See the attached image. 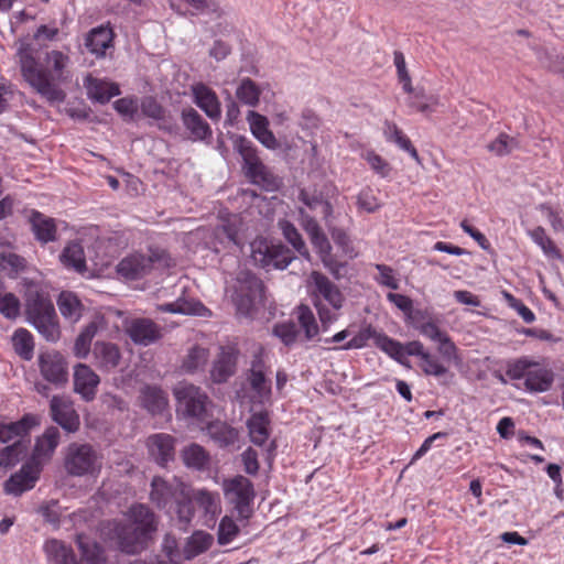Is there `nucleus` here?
I'll return each instance as SVG.
<instances>
[{
    "mask_svg": "<svg viewBox=\"0 0 564 564\" xmlns=\"http://www.w3.org/2000/svg\"><path fill=\"white\" fill-rule=\"evenodd\" d=\"M14 351L24 360H31L34 352V339L25 328H18L12 336Z\"/></svg>",
    "mask_w": 564,
    "mask_h": 564,
    "instance_id": "45",
    "label": "nucleus"
},
{
    "mask_svg": "<svg viewBox=\"0 0 564 564\" xmlns=\"http://www.w3.org/2000/svg\"><path fill=\"white\" fill-rule=\"evenodd\" d=\"M247 121L251 133L261 144L270 150H275L279 147L275 135L269 129V120L265 116L250 110L247 115Z\"/></svg>",
    "mask_w": 564,
    "mask_h": 564,
    "instance_id": "28",
    "label": "nucleus"
},
{
    "mask_svg": "<svg viewBox=\"0 0 564 564\" xmlns=\"http://www.w3.org/2000/svg\"><path fill=\"white\" fill-rule=\"evenodd\" d=\"M175 443L174 436L166 433H156L147 438L145 445L150 458L159 466L165 467L175 458Z\"/></svg>",
    "mask_w": 564,
    "mask_h": 564,
    "instance_id": "20",
    "label": "nucleus"
},
{
    "mask_svg": "<svg viewBox=\"0 0 564 564\" xmlns=\"http://www.w3.org/2000/svg\"><path fill=\"white\" fill-rule=\"evenodd\" d=\"M61 433L57 427L46 429L44 434L36 441L31 462H39L41 458H50L59 444Z\"/></svg>",
    "mask_w": 564,
    "mask_h": 564,
    "instance_id": "39",
    "label": "nucleus"
},
{
    "mask_svg": "<svg viewBox=\"0 0 564 564\" xmlns=\"http://www.w3.org/2000/svg\"><path fill=\"white\" fill-rule=\"evenodd\" d=\"M271 421L267 412H257L247 420L248 436L250 442L262 448L265 459L271 463L275 455L278 443L271 438Z\"/></svg>",
    "mask_w": 564,
    "mask_h": 564,
    "instance_id": "11",
    "label": "nucleus"
},
{
    "mask_svg": "<svg viewBox=\"0 0 564 564\" xmlns=\"http://www.w3.org/2000/svg\"><path fill=\"white\" fill-rule=\"evenodd\" d=\"M364 159L370 165L375 173L386 178L390 175L392 167L391 165L375 151H367L364 154Z\"/></svg>",
    "mask_w": 564,
    "mask_h": 564,
    "instance_id": "60",
    "label": "nucleus"
},
{
    "mask_svg": "<svg viewBox=\"0 0 564 564\" xmlns=\"http://www.w3.org/2000/svg\"><path fill=\"white\" fill-rule=\"evenodd\" d=\"M35 424V417L30 414L24 415L17 422L0 423V442L8 443L21 440Z\"/></svg>",
    "mask_w": 564,
    "mask_h": 564,
    "instance_id": "36",
    "label": "nucleus"
},
{
    "mask_svg": "<svg viewBox=\"0 0 564 564\" xmlns=\"http://www.w3.org/2000/svg\"><path fill=\"white\" fill-rule=\"evenodd\" d=\"M532 241L538 245L545 257L554 260H562L563 256L551 237L547 236L546 230L542 226H538L528 231Z\"/></svg>",
    "mask_w": 564,
    "mask_h": 564,
    "instance_id": "44",
    "label": "nucleus"
},
{
    "mask_svg": "<svg viewBox=\"0 0 564 564\" xmlns=\"http://www.w3.org/2000/svg\"><path fill=\"white\" fill-rule=\"evenodd\" d=\"M73 381L74 391L84 401L90 402L95 400L100 378L88 365L77 364L74 367Z\"/></svg>",
    "mask_w": 564,
    "mask_h": 564,
    "instance_id": "21",
    "label": "nucleus"
},
{
    "mask_svg": "<svg viewBox=\"0 0 564 564\" xmlns=\"http://www.w3.org/2000/svg\"><path fill=\"white\" fill-rule=\"evenodd\" d=\"M182 460L187 468L205 470L210 464L209 453L199 444L192 443L181 452Z\"/></svg>",
    "mask_w": 564,
    "mask_h": 564,
    "instance_id": "38",
    "label": "nucleus"
},
{
    "mask_svg": "<svg viewBox=\"0 0 564 564\" xmlns=\"http://www.w3.org/2000/svg\"><path fill=\"white\" fill-rule=\"evenodd\" d=\"M39 368L42 377L56 386L68 380L67 362L64 356L56 351H45L39 356Z\"/></svg>",
    "mask_w": 564,
    "mask_h": 564,
    "instance_id": "16",
    "label": "nucleus"
},
{
    "mask_svg": "<svg viewBox=\"0 0 564 564\" xmlns=\"http://www.w3.org/2000/svg\"><path fill=\"white\" fill-rule=\"evenodd\" d=\"M113 32L108 26H98L93 29L86 36L85 46L87 50L96 55V57H104L106 50L112 46Z\"/></svg>",
    "mask_w": 564,
    "mask_h": 564,
    "instance_id": "32",
    "label": "nucleus"
},
{
    "mask_svg": "<svg viewBox=\"0 0 564 564\" xmlns=\"http://www.w3.org/2000/svg\"><path fill=\"white\" fill-rule=\"evenodd\" d=\"M238 355L239 350L235 346L221 347L210 370V377L214 382H226L236 372Z\"/></svg>",
    "mask_w": 564,
    "mask_h": 564,
    "instance_id": "25",
    "label": "nucleus"
},
{
    "mask_svg": "<svg viewBox=\"0 0 564 564\" xmlns=\"http://www.w3.org/2000/svg\"><path fill=\"white\" fill-rule=\"evenodd\" d=\"M24 214L35 239L40 243L46 245L57 240V226L54 218L36 209H25Z\"/></svg>",
    "mask_w": 564,
    "mask_h": 564,
    "instance_id": "22",
    "label": "nucleus"
},
{
    "mask_svg": "<svg viewBox=\"0 0 564 564\" xmlns=\"http://www.w3.org/2000/svg\"><path fill=\"white\" fill-rule=\"evenodd\" d=\"M26 315L37 332L48 341L59 338V325L54 304L48 293L37 286H30L26 292Z\"/></svg>",
    "mask_w": 564,
    "mask_h": 564,
    "instance_id": "4",
    "label": "nucleus"
},
{
    "mask_svg": "<svg viewBox=\"0 0 564 564\" xmlns=\"http://www.w3.org/2000/svg\"><path fill=\"white\" fill-rule=\"evenodd\" d=\"M115 531L120 551L129 555H135L145 550L152 538L129 523H118Z\"/></svg>",
    "mask_w": 564,
    "mask_h": 564,
    "instance_id": "14",
    "label": "nucleus"
},
{
    "mask_svg": "<svg viewBox=\"0 0 564 564\" xmlns=\"http://www.w3.org/2000/svg\"><path fill=\"white\" fill-rule=\"evenodd\" d=\"M102 454L88 443H70L65 451L64 468L73 477H98L102 469Z\"/></svg>",
    "mask_w": 564,
    "mask_h": 564,
    "instance_id": "6",
    "label": "nucleus"
},
{
    "mask_svg": "<svg viewBox=\"0 0 564 564\" xmlns=\"http://www.w3.org/2000/svg\"><path fill=\"white\" fill-rule=\"evenodd\" d=\"M17 57L23 79L48 102H62L66 95L59 84L67 79L69 56L62 51L45 53L43 62L36 58L30 43L22 42Z\"/></svg>",
    "mask_w": 564,
    "mask_h": 564,
    "instance_id": "1",
    "label": "nucleus"
},
{
    "mask_svg": "<svg viewBox=\"0 0 564 564\" xmlns=\"http://www.w3.org/2000/svg\"><path fill=\"white\" fill-rule=\"evenodd\" d=\"M21 303L13 293L0 294V314L7 319L14 321L19 317Z\"/></svg>",
    "mask_w": 564,
    "mask_h": 564,
    "instance_id": "53",
    "label": "nucleus"
},
{
    "mask_svg": "<svg viewBox=\"0 0 564 564\" xmlns=\"http://www.w3.org/2000/svg\"><path fill=\"white\" fill-rule=\"evenodd\" d=\"M225 496L235 505L241 518L247 519L250 514V505L254 499V487L251 480L242 475H237L224 481Z\"/></svg>",
    "mask_w": 564,
    "mask_h": 564,
    "instance_id": "12",
    "label": "nucleus"
},
{
    "mask_svg": "<svg viewBox=\"0 0 564 564\" xmlns=\"http://www.w3.org/2000/svg\"><path fill=\"white\" fill-rule=\"evenodd\" d=\"M239 282L241 283V291L243 294H237L234 299L237 310L248 315L252 311L256 301H260L263 296V283L251 272H245L239 278Z\"/></svg>",
    "mask_w": 564,
    "mask_h": 564,
    "instance_id": "17",
    "label": "nucleus"
},
{
    "mask_svg": "<svg viewBox=\"0 0 564 564\" xmlns=\"http://www.w3.org/2000/svg\"><path fill=\"white\" fill-rule=\"evenodd\" d=\"M279 228L282 231L283 237L302 256H307V249L301 234L297 231L295 226L289 220H280Z\"/></svg>",
    "mask_w": 564,
    "mask_h": 564,
    "instance_id": "52",
    "label": "nucleus"
},
{
    "mask_svg": "<svg viewBox=\"0 0 564 564\" xmlns=\"http://www.w3.org/2000/svg\"><path fill=\"white\" fill-rule=\"evenodd\" d=\"M236 149L242 158V169L245 175L252 184H256L268 192L276 191L280 186V180L274 173L262 162L253 143L240 137L236 141Z\"/></svg>",
    "mask_w": 564,
    "mask_h": 564,
    "instance_id": "7",
    "label": "nucleus"
},
{
    "mask_svg": "<svg viewBox=\"0 0 564 564\" xmlns=\"http://www.w3.org/2000/svg\"><path fill=\"white\" fill-rule=\"evenodd\" d=\"M300 221L303 226L304 230L311 237L312 243L315 248H317L318 252L321 253L323 262L328 265V257L330 256V243L326 236L324 235L323 230L321 229L317 220L310 216L308 213H306L305 209H300Z\"/></svg>",
    "mask_w": 564,
    "mask_h": 564,
    "instance_id": "27",
    "label": "nucleus"
},
{
    "mask_svg": "<svg viewBox=\"0 0 564 564\" xmlns=\"http://www.w3.org/2000/svg\"><path fill=\"white\" fill-rule=\"evenodd\" d=\"M98 332V324L96 322H90L86 325L83 330L77 336L74 344V355L79 359L87 358L90 348L91 341Z\"/></svg>",
    "mask_w": 564,
    "mask_h": 564,
    "instance_id": "46",
    "label": "nucleus"
},
{
    "mask_svg": "<svg viewBox=\"0 0 564 564\" xmlns=\"http://www.w3.org/2000/svg\"><path fill=\"white\" fill-rule=\"evenodd\" d=\"M379 333L372 328L370 325L362 328L357 335H355L350 340L344 343L339 349L349 350V349H360L368 345L369 339H373L376 341V336Z\"/></svg>",
    "mask_w": 564,
    "mask_h": 564,
    "instance_id": "57",
    "label": "nucleus"
},
{
    "mask_svg": "<svg viewBox=\"0 0 564 564\" xmlns=\"http://www.w3.org/2000/svg\"><path fill=\"white\" fill-rule=\"evenodd\" d=\"M25 268L26 261L19 254L9 252L0 257V270L11 279H15Z\"/></svg>",
    "mask_w": 564,
    "mask_h": 564,
    "instance_id": "50",
    "label": "nucleus"
},
{
    "mask_svg": "<svg viewBox=\"0 0 564 564\" xmlns=\"http://www.w3.org/2000/svg\"><path fill=\"white\" fill-rule=\"evenodd\" d=\"M506 376L511 380L524 379V387L530 392L549 391L555 375L551 368L528 356L507 361Z\"/></svg>",
    "mask_w": 564,
    "mask_h": 564,
    "instance_id": "5",
    "label": "nucleus"
},
{
    "mask_svg": "<svg viewBox=\"0 0 564 564\" xmlns=\"http://www.w3.org/2000/svg\"><path fill=\"white\" fill-rule=\"evenodd\" d=\"M59 261L66 269L74 270L78 273L86 271L84 248L78 241H70L64 247L59 254Z\"/></svg>",
    "mask_w": 564,
    "mask_h": 564,
    "instance_id": "37",
    "label": "nucleus"
},
{
    "mask_svg": "<svg viewBox=\"0 0 564 564\" xmlns=\"http://www.w3.org/2000/svg\"><path fill=\"white\" fill-rule=\"evenodd\" d=\"M248 381L252 391L261 400H269L271 397V382L267 379L265 373H249Z\"/></svg>",
    "mask_w": 564,
    "mask_h": 564,
    "instance_id": "56",
    "label": "nucleus"
},
{
    "mask_svg": "<svg viewBox=\"0 0 564 564\" xmlns=\"http://www.w3.org/2000/svg\"><path fill=\"white\" fill-rule=\"evenodd\" d=\"M216 237L221 242H227L228 245H234L237 247L241 246L240 239H239V230L238 228L232 224H224L216 229Z\"/></svg>",
    "mask_w": 564,
    "mask_h": 564,
    "instance_id": "63",
    "label": "nucleus"
},
{
    "mask_svg": "<svg viewBox=\"0 0 564 564\" xmlns=\"http://www.w3.org/2000/svg\"><path fill=\"white\" fill-rule=\"evenodd\" d=\"M539 210L546 215L551 227L554 231H563L564 230V217L561 210L553 208L549 204H540Z\"/></svg>",
    "mask_w": 564,
    "mask_h": 564,
    "instance_id": "64",
    "label": "nucleus"
},
{
    "mask_svg": "<svg viewBox=\"0 0 564 564\" xmlns=\"http://www.w3.org/2000/svg\"><path fill=\"white\" fill-rule=\"evenodd\" d=\"M128 517L131 525L152 535L158 529L156 517L154 512L143 503H137L130 507Z\"/></svg>",
    "mask_w": 564,
    "mask_h": 564,
    "instance_id": "33",
    "label": "nucleus"
},
{
    "mask_svg": "<svg viewBox=\"0 0 564 564\" xmlns=\"http://www.w3.org/2000/svg\"><path fill=\"white\" fill-rule=\"evenodd\" d=\"M177 412L198 422L207 419V406L210 400L206 392L192 383H181L174 389Z\"/></svg>",
    "mask_w": 564,
    "mask_h": 564,
    "instance_id": "9",
    "label": "nucleus"
},
{
    "mask_svg": "<svg viewBox=\"0 0 564 564\" xmlns=\"http://www.w3.org/2000/svg\"><path fill=\"white\" fill-rule=\"evenodd\" d=\"M208 357V349L200 346H194L185 356L182 364V369L187 373H194L207 364Z\"/></svg>",
    "mask_w": 564,
    "mask_h": 564,
    "instance_id": "48",
    "label": "nucleus"
},
{
    "mask_svg": "<svg viewBox=\"0 0 564 564\" xmlns=\"http://www.w3.org/2000/svg\"><path fill=\"white\" fill-rule=\"evenodd\" d=\"M207 433L219 447L234 445L239 438L238 430L221 421L210 422L207 425Z\"/></svg>",
    "mask_w": 564,
    "mask_h": 564,
    "instance_id": "41",
    "label": "nucleus"
},
{
    "mask_svg": "<svg viewBox=\"0 0 564 564\" xmlns=\"http://www.w3.org/2000/svg\"><path fill=\"white\" fill-rule=\"evenodd\" d=\"M85 87L90 99L100 104L108 102L112 97L120 95L119 86L116 83L87 76Z\"/></svg>",
    "mask_w": 564,
    "mask_h": 564,
    "instance_id": "31",
    "label": "nucleus"
},
{
    "mask_svg": "<svg viewBox=\"0 0 564 564\" xmlns=\"http://www.w3.org/2000/svg\"><path fill=\"white\" fill-rule=\"evenodd\" d=\"M57 305L59 308L61 314L66 317L74 321H77L80 317V308L82 304L80 301L77 299L76 295H74L70 292H63L61 293Z\"/></svg>",
    "mask_w": 564,
    "mask_h": 564,
    "instance_id": "51",
    "label": "nucleus"
},
{
    "mask_svg": "<svg viewBox=\"0 0 564 564\" xmlns=\"http://www.w3.org/2000/svg\"><path fill=\"white\" fill-rule=\"evenodd\" d=\"M93 358L100 370L110 371L119 365L121 352L116 344L98 340L93 348Z\"/></svg>",
    "mask_w": 564,
    "mask_h": 564,
    "instance_id": "29",
    "label": "nucleus"
},
{
    "mask_svg": "<svg viewBox=\"0 0 564 564\" xmlns=\"http://www.w3.org/2000/svg\"><path fill=\"white\" fill-rule=\"evenodd\" d=\"M239 531V527L234 519L225 516L218 527V543L220 545L229 544L238 535Z\"/></svg>",
    "mask_w": 564,
    "mask_h": 564,
    "instance_id": "58",
    "label": "nucleus"
},
{
    "mask_svg": "<svg viewBox=\"0 0 564 564\" xmlns=\"http://www.w3.org/2000/svg\"><path fill=\"white\" fill-rule=\"evenodd\" d=\"M25 452V445L22 440L14 441L11 445L0 449V465L13 466L17 464L21 455Z\"/></svg>",
    "mask_w": 564,
    "mask_h": 564,
    "instance_id": "54",
    "label": "nucleus"
},
{
    "mask_svg": "<svg viewBox=\"0 0 564 564\" xmlns=\"http://www.w3.org/2000/svg\"><path fill=\"white\" fill-rule=\"evenodd\" d=\"M419 332L433 341L438 343V352L447 361H459L458 348L447 333L441 330L434 322H426L417 326Z\"/></svg>",
    "mask_w": 564,
    "mask_h": 564,
    "instance_id": "23",
    "label": "nucleus"
},
{
    "mask_svg": "<svg viewBox=\"0 0 564 564\" xmlns=\"http://www.w3.org/2000/svg\"><path fill=\"white\" fill-rule=\"evenodd\" d=\"M516 145L517 142L514 138H511L507 133H500L498 138L488 145V150L496 155L502 156L509 154Z\"/></svg>",
    "mask_w": 564,
    "mask_h": 564,
    "instance_id": "61",
    "label": "nucleus"
},
{
    "mask_svg": "<svg viewBox=\"0 0 564 564\" xmlns=\"http://www.w3.org/2000/svg\"><path fill=\"white\" fill-rule=\"evenodd\" d=\"M375 268L378 270L379 275L376 276V281L387 286L391 290H398L399 289V282L398 279L394 275V270L387 265V264H375Z\"/></svg>",
    "mask_w": 564,
    "mask_h": 564,
    "instance_id": "62",
    "label": "nucleus"
},
{
    "mask_svg": "<svg viewBox=\"0 0 564 564\" xmlns=\"http://www.w3.org/2000/svg\"><path fill=\"white\" fill-rule=\"evenodd\" d=\"M308 291L322 325L327 327L336 322L345 303L339 288L325 274L313 271L308 278Z\"/></svg>",
    "mask_w": 564,
    "mask_h": 564,
    "instance_id": "3",
    "label": "nucleus"
},
{
    "mask_svg": "<svg viewBox=\"0 0 564 564\" xmlns=\"http://www.w3.org/2000/svg\"><path fill=\"white\" fill-rule=\"evenodd\" d=\"M299 200L303 204L302 208L308 213L310 216H313L315 219L319 216L324 220H328V218L333 214L332 204L324 199L322 194H317L316 192H310L305 188H302L299 193ZM301 207L299 208V210Z\"/></svg>",
    "mask_w": 564,
    "mask_h": 564,
    "instance_id": "30",
    "label": "nucleus"
},
{
    "mask_svg": "<svg viewBox=\"0 0 564 564\" xmlns=\"http://www.w3.org/2000/svg\"><path fill=\"white\" fill-rule=\"evenodd\" d=\"M193 509L202 511L204 524L208 528L215 525L218 516L221 513V498L217 491L208 489H193L189 492Z\"/></svg>",
    "mask_w": 564,
    "mask_h": 564,
    "instance_id": "13",
    "label": "nucleus"
},
{
    "mask_svg": "<svg viewBox=\"0 0 564 564\" xmlns=\"http://www.w3.org/2000/svg\"><path fill=\"white\" fill-rule=\"evenodd\" d=\"M408 356L419 358L417 366L425 376L436 378L443 386H449L453 382L455 373L447 365L452 361L432 354L420 340L408 343Z\"/></svg>",
    "mask_w": 564,
    "mask_h": 564,
    "instance_id": "8",
    "label": "nucleus"
},
{
    "mask_svg": "<svg viewBox=\"0 0 564 564\" xmlns=\"http://www.w3.org/2000/svg\"><path fill=\"white\" fill-rule=\"evenodd\" d=\"M41 474V464L39 462H29L21 469L11 475L4 482V492L13 496H20L23 492L34 488Z\"/></svg>",
    "mask_w": 564,
    "mask_h": 564,
    "instance_id": "18",
    "label": "nucleus"
},
{
    "mask_svg": "<svg viewBox=\"0 0 564 564\" xmlns=\"http://www.w3.org/2000/svg\"><path fill=\"white\" fill-rule=\"evenodd\" d=\"M295 314L300 326L305 332L306 339L315 337L318 334V325L310 306L305 304L299 305Z\"/></svg>",
    "mask_w": 564,
    "mask_h": 564,
    "instance_id": "49",
    "label": "nucleus"
},
{
    "mask_svg": "<svg viewBox=\"0 0 564 564\" xmlns=\"http://www.w3.org/2000/svg\"><path fill=\"white\" fill-rule=\"evenodd\" d=\"M75 543L80 552L82 560L86 564L106 563L104 547L98 542L90 540L85 533L76 534Z\"/></svg>",
    "mask_w": 564,
    "mask_h": 564,
    "instance_id": "34",
    "label": "nucleus"
},
{
    "mask_svg": "<svg viewBox=\"0 0 564 564\" xmlns=\"http://www.w3.org/2000/svg\"><path fill=\"white\" fill-rule=\"evenodd\" d=\"M130 339L141 346H149L162 337L161 327L150 318H134L126 328Z\"/></svg>",
    "mask_w": 564,
    "mask_h": 564,
    "instance_id": "24",
    "label": "nucleus"
},
{
    "mask_svg": "<svg viewBox=\"0 0 564 564\" xmlns=\"http://www.w3.org/2000/svg\"><path fill=\"white\" fill-rule=\"evenodd\" d=\"M375 345L399 364L408 366L405 362V356H408V343L403 345L388 335L379 333L376 336Z\"/></svg>",
    "mask_w": 564,
    "mask_h": 564,
    "instance_id": "43",
    "label": "nucleus"
},
{
    "mask_svg": "<svg viewBox=\"0 0 564 564\" xmlns=\"http://www.w3.org/2000/svg\"><path fill=\"white\" fill-rule=\"evenodd\" d=\"M260 95L261 89L259 86L248 77L241 79L236 90L238 100L250 107H256L259 104Z\"/></svg>",
    "mask_w": 564,
    "mask_h": 564,
    "instance_id": "47",
    "label": "nucleus"
},
{
    "mask_svg": "<svg viewBox=\"0 0 564 564\" xmlns=\"http://www.w3.org/2000/svg\"><path fill=\"white\" fill-rule=\"evenodd\" d=\"M357 206L359 209L367 213H375L381 207V204L376 196L375 191L367 186L359 192L357 196Z\"/></svg>",
    "mask_w": 564,
    "mask_h": 564,
    "instance_id": "59",
    "label": "nucleus"
},
{
    "mask_svg": "<svg viewBox=\"0 0 564 564\" xmlns=\"http://www.w3.org/2000/svg\"><path fill=\"white\" fill-rule=\"evenodd\" d=\"M141 402L152 414L161 413L167 405L166 393L156 386H145L141 390Z\"/></svg>",
    "mask_w": 564,
    "mask_h": 564,
    "instance_id": "42",
    "label": "nucleus"
},
{
    "mask_svg": "<svg viewBox=\"0 0 564 564\" xmlns=\"http://www.w3.org/2000/svg\"><path fill=\"white\" fill-rule=\"evenodd\" d=\"M383 134L389 142L395 143L401 150L408 152L410 156L417 163L421 162L417 150L414 148L411 140L397 126V123L386 120Z\"/></svg>",
    "mask_w": 564,
    "mask_h": 564,
    "instance_id": "40",
    "label": "nucleus"
},
{
    "mask_svg": "<svg viewBox=\"0 0 564 564\" xmlns=\"http://www.w3.org/2000/svg\"><path fill=\"white\" fill-rule=\"evenodd\" d=\"M182 121L194 140H206L213 134L209 124L194 108L183 109Z\"/></svg>",
    "mask_w": 564,
    "mask_h": 564,
    "instance_id": "35",
    "label": "nucleus"
},
{
    "mask_svg": "<svg viewBox=\"0 0 564 564\" xmlns=\"http://www.w3.org/2000/svg\"><path fill=\"white\" fill-rule=\"evenodd\" d=\"M251 258L263 269H285L295 258L283 245H274L265 238L258 237L250 243Z\"/></svg>",
    "mask_w": 564,
    "mask_h": 564,
    "instance_id": "10",
    "label": "nucleus"
},
{
    "mask_svg": "<svg viewBox=\"0 0 564 564\" xmlns=\"http://www.w3.org/2000/svg\"><path fill=\"white\" fill-rule=\"evenodd\" d=\"M141 113L156 121H164L166 110L154 97H144L140 104Z\"/></svg>",
    "mask_w": 564,
    "mask_h": 564,
    "instance_id": "55",
    "label": "nucleus"
},
{
    "mask_svg": "<svg viewBox=\"0 0 564 564\" xmlns=\"http://www.w3.org/2000/svg\"><path fill=\"white\" fill-rule=\"evenodd\" d=\"M150 500L160 509H173L178 521L185 525L194 518L188 487L176 477L166 480L154 476L151 481Z\"/></svg>",
    "mask_w": 564,
    "mask_h": 564,
    "instance_id": "2",
    "label": "nucleus"
},
{
    "mask_svg": "<svg viewBox=\"0 0 564 564\" xmlns=\"http://www.w3.org/2000/svg\"><path fill=\"white\" fill-rule=\"evenodd\" d=\"M154 259L151 256L134 252L128 254L117 264V273L126 280H140L150 274Z\"/></svg>",
    "mask_w": 564,
    "mask_h": 564,
    "instance_id": "19",
    "label": "nucleus"
},
{
    "mask_svg": "<svg viewBox=\"0 0 564 564\" xmlns=\"http://www.w3.org/2000/svg\"><path fill=\"white\" fill-rule=\"evenodd\" d=\"M192 93L195 105L200 108L206 116L217 121L221 117V108L216 93L203 83L192 86Z\"/></svg>",
    "mask_w": 564,
    "mask_h": 564,
    "instance_id": "26",
    "label": "nucleus"
},
{
    "mask_svg": "<svg viewBox=\"0 0 564 564\" xmlns=\"http://www.w3.org/2000/svg\"><path fill=\"white\" fill-rule=\"evenodd\" d=\"M50 412L52 420L68 433H74L79 429V415L68 397L54 395L50 402Z\"/></svg>",
    "mask_w": 564,
    "mask_h": 564,
    "instance_id": "15",
    "label": "nucleus"
}]
</instances>
